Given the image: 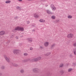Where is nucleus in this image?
<instances>
[{
	"instance_id": "1",
	"label": "nucleus",
	"mask_w": 76,
	"mask_h": 76,
	"mask_svg": "<svg viewBox=\"0 0 76 76\" xmlns=\"http://www.w3.org/2000/svg\"><path fill=\"white\" fill-rule=\"evenodd\" d=\"M24 31V28L23 27H20L18 26L15 28L12 31L15 32V31Z\"/></svg>"
},
{
	"instance_id": "2",
	"label": "nucleus",
	"mask_w": 76,
	"mask_h": 76,
	"mask_svg": "<svg viewBox=\"0 0 76 76\" xmlns=\"http://www.w3.org/2000/svg\"><path fill=\"white\" fill-rule=\"evenodd\" d=\"M13 52L15 54H18L20 52V51L19 50H15L13 51Z\"/></svg>"
},
{
	"instance_id": "3",
	"label": "nucleus",
	"mask_w": 76,
	"mask_h": 76,
	"mask_svg": "<svg viewBox=\"0 0 76 76\" xmlns=\"http://www.w3.org/2000/svg\"><path fill=\"white\" fill-rule=\"evenodd\" d=\"M67 37L68 38H73V37H74V35H73V34H68Z\"/></svg>"
},
{
	"instance_id": "4",
	"label": "nucleus",
	"mask_w": 76,
	"mask_h": 76,
	"mask_svg": "<svg viewBox=\"0 0 76 76\" xmlns=\"http://www.w3.org/2000/svg\"><path fill=\"white\" fill-rule=\"evenodd\" d=\"M4 58L8 63H10V60L6 55L4 56Z\"/></svg>"
},
{
	"instance_id": "5",
	"label": "nucleus",
	"mask_w": 76,
	"mask_h": 76,
	"mask_svg": "<svg viewBox=\"0 0 76 76\" xmlns=\"http://www.w3.org/2000/svg\"><path fill=\"white\" fill-rule=\"evenodd\" d=\"M39 69L37 68H34L33 69V71L34 73H38L39 72Z\"/></svg>"
},
{
	"instance_id": "6",
	"label": "nucleus",
	"mask_w": 76,
	"mask_h": 76,
	"mask_svg": "<svg viewBox=\"0 0 76 76\" xmlns=\"http://www.w3.org/2000/svg\"><path fill=\"white\" fill-rule=\"evenodd\" d=\"M23 61L24 62H27L28 61H32V60H31L30 58H28L24 60Z\"/></svg>"
},
{
	"instance_id": "7",
	"label": "nucleus",
	"mask_w": 76,
	"mask_h": 76,
	"mask_svg": "<svg viewBox=\"0 0 76 76\" xmlns=\"http://www.w3.org/2000/svg\"><path fill=\"white\" fill-rule=\"evenodd\" d=\"M49 45V43L48 42H46L44 43V45L45 47H48Z\"/></svg>"
},
{
	"instance_id": "8",
	"label": "nucleus",
	"mask_w": 76,
	"mask_h": 76,
	"mask_svg": "<svg viewBox=\"0 0 76 76\" xmlns=\"http://www.w3.org/2000/svg\"><path fill=\"white\" fill-rule=\"evenodd\" d=\"M31 61H38V59L37 58H34L32 59H31Z\"/></svg>"
},
{
	"instance_id": "9",
	"label": "nucleus",
	"mask_w": 76,
	"mask_h": 76,
	"mask_svg": "<svg viewBox=\"0 0 76 76\" xmlns=\"http://www.w3.org/2000/svg\"><path fill=\"white\" fill-rule=\"evenodd\" d=\"M5 33V32L4 31H1L0 32V35H3L4 33Z\"/></svg>"
},
{
	"instance_id": "10",
	"label": "nucleus",
	"mask_w": 76,
	"mask_h": 76,
	"mask_svg": "<svg viewBox=\"0 0 76 76\" xmlns=\"http://www.w3.org/2000/svg\"><path fill=\"white\" fill-rule=\"evenodd\" d=\"M55 46V45L54 44L52 45L50 47V49H51V50H52V49H53Z\"/></svg>"
},
{
	"instance_id": "11",
	"label": "nucleus",
	"mask_w": 76,
	"mask_h": 76,
	"mask_svg": "<svg viewBox=\"0 0 76 76\" xmlns=\"http://www.w3.org/2000/svg\"><path fill=\"white\" fill-rule=\"evenodd\" d=\"M11 64L12 65V66H15V67H17L18 66V65L15 63H12Z\"/></svg>"
},
{
	"instance_id": "12",
	"label": "nucleus",
	"mask_w": 76,
	"mask_h": 76,
	"mask_svg": "<svg viewBox=\"0 0 76 76\" xmlns=\"http://www.w3.org/2000/svg\"><path fill=\"white\" fill-rule=\"evenodd\" d=\"M46 12L48 14H52V12H51L48 10H46Z\"/></svg>"
},
{
	"instance_id": "13",
	"label": "nucleus",
	"mask_w": 76,
	"mask_h": 76,
	"mask_svg": "<svg viewBox=\"0 0 76 76\" xmlns=\"http://www.w3.org/2000/svg\"><path fill=\"white\" fill-rule=\"evenodd\" d=\"M39 21H40V22H42L43 23L45 22V20L42 19L39 20Z\"/></svg>"
},
{
	"instance_id": "14",
	"label": "nucleus",
	"mask_w": 76,
	"mask_h": 76,
	"mask_svg": "<svg viewBox=\"0 0 76 76\" xmlns=\"http://www.w3.org/2000/svg\"><path fill=\"white\" fill-rule=\"evenodd\" d=\"M34 18H38V15L36 14H34Z\"/></svg>"
},
{
	"instance_id": "15",
	"label": "nucleus",
	"mask_w": 76,
	"mask_h": 76,
	"mask_svg": "<svg viewBox=\"0 0 76 76\" xmlns=\"http://www.w3.org/2000/svg\"><path fill=\"white\" fill-rule=\"evenodd\" d=\"M27 40L30 42H32V38H29Z\"/></svg>"
},
{
	"instance_id": "16",
	"label": "nucleus",
	"mask_w": 76,
	"mask_h": 76,
	"mask_svg": "<svg viewBox=\"0 0 76 76\" xmlns=\"http://www.w3.org/2000/svg\"><path fill=\"white\" fill-rule=\"evenodd\" d=\"M50 54H51V53H50V52L48 53L45 54V56H49V55H50Z\"/></svg>"
},
{
	"instance_id": "17",
	"label": "nucleus",
	"mask_w": 76,
	"mask_h": 76,
	"mask_svg": "<svg viewBox=\"0 0 76 76\" xmlns=\"http://www.w3.org/2000/svg\"><path fill=\"white\" fill-rule=\"evenodd\" d=\"M16 8L17 9V10H20V9H21V8H20V7L18 6Z\"/></svg>"
},
{
	"instance_id": "18",
	"label": "nucleus",
	"mask_w": 76,
	"mask_h": 76,
	"mask_svg": "<svg viewBox=\"0 0 76 76\" xmlns=\"http://www.w3.org/2000/svg\"><path fill=\"white\" fill-rule=\"evenodd\" d=\"M67 18L68 19H71V18H72V16L69 15L68 16Z\"/></svg>"
},
{
	"instance_id": "19",
	"label": "nucleus",
	"mask_w": 76,
	"mask_h": 76,
	"mask_svg": "<svg viewBox=\"0 0 76 76\" xmlns=\"http://www.w3.org/2000/svg\"><path fill=\"white\" fill-rule=\"evenodd\" d=\"M74 53L75 55H76V48L74 50Z\"/></svg>"
},
{
	"instance_id": "20",
	"label": "nucleus",
	"mask_w": 76,
	"mask_h": 76,
	"mask_svg": "<svg viewBox=\"0 0 76 76\" xmlns=\"http://www.w3.org/2000/svg\"><path fill=\"white\" fill-rule=\"evenodd\" d=\"M14 36H15V34H12L11 35L10 38H13V37H14Z\"/></svg>"
},
{
	"instance_id": "21",
	"label": "nucleus",
	"mask_w": 76,
	"mask_h": 76,
	"mask_svg": "<svg viewBox=\"0 0 76 76\" xmlns=\"http://www.w3.org/2000/svg\"><path fill=\"white\" fill-rule=\"evenodd\" d=\"M60 73H62V74H63V73H64V71L62 70H61L60 71Z\"/></svg>"
},
{
	"instance_id": "22",
	"label": "nucleus",
	"mask_w": 76,
	"mask_h": 76,
	"mask_svg": "<svg viewBox=\"0 0 76 76\" xmlns=\"http://www.w3.org/2000/svg\"><path fill=\"white\" fill-rule=\"evenodd\" d=\"M63 67V64H61L59 65V67Z\"/></svg>"
},
{
	"instance_id": "23",
	"label": "nucleus",
	"mask_w": 76,
	"mask_h": 76,
	"mask_svg": "<svg viewBox=\"0 0 76 76\" xmlns=\"http://www.w3.org/2000/svg\"><path fill=\"white\" fill-rule=\"evenodd\" d=\"M37 58L38 61H39V60H40V59H41V57L40 56H39V57H38Z\"/></svg>"
},
{
	"instance_id": "24",
	"label": "nucleus",
	"mask_w": 76,
	"mask_h": 76,
	"mask_svg": "<svg viewBox=\"0 0 76 76\" xmlns=\"http://www.w3.org/2000/svg\"><path fill=\"white\" fill-rule=\"evenodd\" d=\"M51 9H52V10L54 11V10H56V7H55L52 8Z\"/></svg>"
},
{
	"instance_id": "25",
	"label": "nucleus",
	"mask_w": 76,
	"mask_h": 76,
	"mask_svg": "<svg viewBox=\"0 0 76 76\" xmlns=\"http://www.w3.org/2000/svg\"><path fill=\"white\" fill-rule=\"evenodd\" d=\"M51 18L52 19H55V16L54 15L52 16Z\"/></svg>"
},
{
	"instance_id": "26",
	"label": "nucleus",
	"mask_w": 76,
	"mask_h": 76,
	"mask_svg": "<svg viewBox=\"0 0 76 76\" xmlns=\"http://www.w3.org/2000/svg\"><path fill=\"white\" fill-rule=\"evenodd\" d=\"M20 72L21 73H23L24 72V70L23 69H21L20 71Z\"/></svg>"
},
{
	"instance_id": "27",
	"label": "nucleus",
	"mask_w": 76,
	"mask_h": 76,
	"mask_svg": "<svg viewBox=\"0 0 76 76\" xmlns=\"http://www.w3.org/2000/svg\"><path fill=\"white\" fill-rule=\"evenodd\" d=\"M72 70V68H69V69H68V72H71V70Z\"/></svg>"
},
{
	"instance_id": "28",
	"label": "nucleus",
	"mask_w": 76,
	"mask_h": 76,
	"mask_svg": "<svg viewBox=\"0 0 76 76\" xmlns=\"http://www.w3.org/2000/svg\"><path fill=\"white\" fill-rule=\"evenodd\" d=\"M1 69H4V66H2L1 67Z\"/></svg>"
},
{
	"instance_id": "29",
	"label": "nucleus",
	"mask_w": 76,
	"mask_h": 76,
	"mask_svg": "<svg viewBox=\"0 0 76 76\" xmlns=\"http://www.w3.org/2000/svg\"><path fill=\"white\" fill-rule=\"evenodd\" d=\"M50 7H51V8H52L53 7H54V5H53V4H51L50 5Z\"/></svg>"
},
{
	"instance_id": "30",
	"label": "nucleus",
	"mask_w": 76,
	"mask_h": 76,
	"mask_svg": "<svg viewBox=\"0 0 76 76\" xmlns=\"http://www.w3.org/2000/svg\"><path fill=\"white\" fill-rule=\"evenodd\" d=\"M73 46L75 47H76V42L75 43H74V44H73Z\"/></svg>"
},
{
	"instance_id": "31",
	"label": "nucleus",
	"mask_w": 76,
	"mask_h": 76,
	"mask_svg": "<svg viewBox=\"0 0 76 76\" xmlns=\"http://www.w3.org/2000/svg\"><path fill=\"white\" fill-rule=\"evenodd\" d=\"M10 1H6L5 2V3H10Z\"/></svg>"
},
{
	"instance_id": "32",
	"label": "nucleus",
	"mask_w": 76,
	"mask_h": 76,
	"mask_svg": "<svg viewBox=\"0 0 76 76\" xmlns=\"http://www.w3.org/2000/svg\"><path fill=\"white\" fill-rule=\"evenodd\" d=\"M28 54L27 53H24V55L25 56H28Z\"/></svg>"
},
{
	"instance_id": "33",
	"label": "nucleus",
	"mask_w": 76,
	"mask_h": 76,
	"mask_svg": "<svg viewBox=\"0 0 76 76\" xmlns=\"http://www.w3.org/2000/svg\"><path fill=\"white\" fill-rule=\"evenodd\" d=\"M39 48L40 49H43V48H44V47H43V46H40Z\"/></svg>"
},
{
	"instance_id": "34",
	"label": "nucleus",
	"mask_w": 76,
	"mask_h": 76,
	"mask_svg": "<svg viewBox=\"0 0 76 76\" xmlns=\"http://www.w3.org/2000/svg\"><path fill=\"white\" fill-rule=\"evenodd\" d=\"M27 24H29L30 23L29 21H27Z\"/></svg>"
},
{
	"instance_id": "35",
	"label": "nucleus",
	"mask_w": 76,
	"mask_h": 76,
	"mask_svg": "<svg viewBox=\"0 0 76 76\" xmlns=\"http://www.w3.org/2000/svg\"><path fill=\"white\" fill-rule=\"evenodd\" d=\"M31 26L32 27L33 26V27H35V24H32V25Z\"/></svg>"
},
{
	"instance_id": "36",
	"label": "nucleus",
	"mask_w": 76,
	"mask_h": 76,
	"mask_svg": "<svg viewBox=\"0 0 76 76\" xmlns=\"http://www.w3.org/2000/svg\"><path fill=\"white\" fill-rule=\"evenodd\" d=\"M30 50H33V48H30Z\"/></svg>"
},
{
	"instance_id": "37",
	"label": "nucleus",
	"mask_w": 76,
	"mask_h": 76,
	"mask_svg": "<svg viewBox=\"0 0 76 76\" xmlns=\"http://www.w3.org/2000/svg\"><path fill=\"white\" fill-rule=\"evenodd\" d=\"M18 17L16 16L14 18L15 19H18Z\"/></svg>"
},
{
	"instance_id": "38",
	"label": "nucleus",
	"mask_w": 76,
	"mask_h": 76,
	"mask_svg": "<svg viewBox=\"0 0 76 76\" xmlns=\"http://www.w3.org/2000/svg\"><path fill=\"white\" fill-rule=\"evenodd\" d=\"M72 55H70V57H72Z\"/></svg>"
},
{
	"instance_id": "39",
	"label": "nucleus",
	"mask_w": 76,
	"mask_h": 76,
	"mask_svg": "<svg viewBox=\"0 0 76 76\" xmlns=\"http://www.w3.org/2000/svg\"><path fill=\"white\" fill-rule=\"evenodd\" d=\"M18 1H22V0H18Z\"/></svg>"
},
{
	"instance_id": "40",
	"label": "nucleus",
	"mask_w": 76,
	"mask_h": 76,
	"mask_svg": "<svg viewBox=\"0 0 76 76\" xmlns=\"http://www.w3.org/2000/svg\"><path fill=\"white\" fill-rule=\"evenodd\" d=\"M32 32H34V31H35V30L33 29L32 30Z\"/></svg>"
},
{
	"instance_id": "41",
	"label": "nucleus",
	"mask_w": 76,
	"mask_h": 76,
	"mask_svg": "<svg viewBox=\"0 0 76 76\" xmlns=\"http://www.w3.org/2000/svg\"><path fill=\"white\" fill-rule=\"evenodd\" d=\"M45 7H47V6H48V5H45Z\"/></svg>"
},
{
	"instance_id": "42",
	"label": "nucleus",
	"mask_w": 76,
	"mask_h": 76,
	"mask_svg": "<svg viewBox=\"0 0 76 76\" xmlns=\"http://www.w3.org/2000/svg\"><path fill=\"white\" fill-rule=\"evenodd\" d=\"M58 21H59V20H56V22H58Z\"/></svg>"
},
{
	"instance_id": "43",
	"label": "nucleus",
	"mask_w": 76,
	"mask_h": 76,
	"mask_svg": "<svg viewBox=\"0 0 76 76\" xmlns=\"http://www.w3.org/2000/svg\"><path fill=\"white\" fill-rule=\"evenodd\" d=\"M16 39H18V37H16Z\"/></svg>"
},
{
	"instance_id": "44",
	"label": "nucleus",
	"mask_w": 76,
	"mask_h": 76,
	"mask_svg": "<svg viewBox=\"0 0 76 76\" xmlns=\"http://www.w3.org/2000/svg\"><path fill=\"white\" fill-rule=\"evenodd\" d=\"M74 65L75 66L76 64V63H74Z\"/></svg>"
},
{
	"instance_id": "45",
	"label": "nucleus",
	"mask_w": 76,
	"mask_h": 76,
	"mask_svg": "<svg viewBox=\"0 0 76 76\" xmlns=\"http://www.w3.org/2000/svg\"><path fill=\"white\" fill-rule=\"evenodd\" d=\"M1 75H2V74H1V73H0V76Z\"/></svg>"
},
{
	"instance_id": "46",
	"label": "nucleus",
	"mask_w": 76,
	"mask_h": 76,
	"mask_svg": "<svg viewBox=\"0 0 76 76\" xmlns=\"http://www.w3.org/2000/svg\"><path fill=\"white\" fill-rule=\"evenodd\" d=\"M28 1H32V0H28Z\"/></svg>"
},
{
	"instance_id": "47",
	"label": "nucleus",
	"mask_w": 76,
	"mask_h": 76,
	"mask_svg": "<svg viewBox=\"0 0 76 76\" xmlns=\"http://www.w3.org/2000/svg\"><path fill=\"white\" fill-rule=\"evenodd\" d=\"M20 37H23V36H20Z\"/></svg>"
},
{
	"instance_id": "48",
	"label": "nucleus",
	"mask_w": 76,
	"mask_h": 76,
	"mask_svg": "<svg viewBox=\"0 0 76 76\" xmlns=\"http://www.w3.org/2000/svg\"><path fill=\"white\" fill-rule=\"evenodd\" d=\"M66 0V1H67V0Z\"/></svg>"
}]
</instances>
